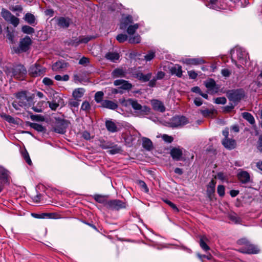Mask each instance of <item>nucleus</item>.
<instances>
[{
    "instance_id": "nucleus-1",
    "label": "nucleus",
    "mask_w": 262,
    "mask_h": 262,
    "mask_svg": "<svg viewBox=\"0 0 262 262\" xmlns=\"http://www.w3.org/2000/svg\"><path fill=\"white\" fill-rule=\"evenodd\" d=\"M121 104L125 107L131 106L137 113L147 114L150 112V108L146 106H142L137 100L133 99H123L121 101Z\"/></svg>"
},
{
    "instance_id": "nucleus-2",
    "label": "nucleus",
    "mask_w": 262,
    "mask_h": 262,
    "mask_svg": "<svg viewBox=\"0 0 262 262\" xmlns=\"http://www.w3.org/2000/svg\"><path fill=\"white\" fill-rule=\"evenodd\" d=\"M17 100L12 103L13 106L18 110V105L25 108L31 106L33 99L31 97H28L25 92H20L16 94Z\"/></svg>"
},
{
    "instance_id": "nucleus-3",
    "label": "nucleus",
    "mask_w": 262,
    "mask_h": 262,
    "mask_svg": "<svg viewBox=\"0 0 262 262\" xmlns=\"http://www.w3.org/2000/svg\"><path fill=\"white\" fill-rule=\"evenodd\" d=\"M132 17L128 15L122 18L120 28L122 30L126 29L127 34L130 36L133 35L139 28L140 25L139 24H132Z\"/></svg>"
},
{
    "instance_id": "nucleus-4",
    "label": "nucleus",
    "mask_w": 262,
    "mask_h": 262,
    "mask_svg": "<svg viewBox=\"0 0 262 262\" xmlns=\"http://www.w3.org/2000/svg\"><path fill=\"white\" fill-rule=\"evenodd\" d=\"M239 244H245V245L239 249V251L247 254H257L259 250L255 245L249 244L246 239H242L239 241Z\"/></svg>"
},
{
    "instance_id": "nucleus-5",
    "label": "nucleus",
    "mask_w": 262,
    "mask_h": 262,
    "mask_svg": "<svg viewBox=\"0 0 262 262\" xmlns=\"http://www.w3.org/2000/svg\"><path fill=\"white\" fill-rule=\"evenodd\" d=\"M27 74V70L25 67L20 64L14 66L12 69V76L18 80L24 79Z\"/></svg>"
},
{
    "instance_id": "nucleus-6",
    "label": "nucleus",
    "mask_w": 262,
    "mask_h": 262,
    "mask_svg": "<svg viewBox=\"0 0 262 262\" xmlns=\"http://www.w3.org/2000/svg\"><path fill=\"white\" fill-rule=\"evenodd\" d=\"M31 42L30 37L26 36L20 40L18 47L13 48V51L16 53L26 52L28 50Z\"/></svg>"
},
{
    "instance_id": "nucleus-7",
    "label": "nucleus",
    "mask_w": 262,
    "mask_h": 262,
    "mask_svg": "<svg viewBox=\"0 0 262 262\" xmlns=\"http://www.w3.org/2000/svg\"><path fill=\"white\" fill-rule=\"evenodd\" d=\"M1 15L6 21L11 24L14 27H16L18 25L19 19L12 15L8 10L3 9Z\"/></svg>"
},
{
    "instance_id": "nucleus-8",
    "label": "nucleus",
    "mask_w": 262,
    "mask_h": 262,
    "mask_svg": "<svg viewBox=\"0 0 262 262\" xmlns=\"http://www.w3.org/2000/svg\"><path fill=\"white\" fill-rule=\"evenodd\" d=\"M245 95L244 91L242 89L229 91L227 93L228 99L234 102L241 100Z\"/></svg>"
},
{
    "instance_id": "nucleus-9",
    "label": "nucleus",
    "mask_w": 262,
    "mask_h": 262,
    "mask_svg": "<svg viewBox=\"0 0 262 262\" xmlns=\"http://www.w3.org/2000/svg\"><path fill=\"white\" fill-rule=\"evenodd\" d=\"M188 123V119L183 116H174L170 120V126L172 127H181Z\"/></svg>"
},
{
    "instance_id": "nucleus-10",
    "label": "nucleus",
    "mask_w": 262,
    "mask_h": 262,
    "mask_svg": "<svg viewBox=\"0 0 262 262\" xmlns=\"http://www.w3.org/2000/svg\"><path fill=\"white\" fill-rule=\"evenodd\" d=\"M107 207L112 210H119L125 208L127 206L126 203L119 200H113L108 201L106 203Z\"/></svg>"
},
{
    "instance_id": "nucleus-11",
    "label": "nucleus",
    "mask_w": 262,
    "mask_h": 262,
    "mask_svg": "<svg viewBox=\"0 0 262 262\" xmlns=\"http://www.w3.org/2000/svg\"><path fill=\"white\" fill-rule=\"evenodd\" d=\"M204 84L207 89L208 92L211 94L217 93L220 88L219 85L212 79H209L204 82Z\"/></svg>"
},
{
    "instance_id": "nucleus-12",
    "label": "nucleus",
    "mask_w": 262,
    "mask_h": 262,
    "mask_svg": "<svg viewBox=\"0 0 262 262\" xmlns=\"http://www.w3.org/2000/svg\"><path fill=\"white\" fill-rule=\"evenodd\" d=\"M45 72L46 69L37 64L31 66L29 69V73L33 77L42 75Z\"/></svg>"
},
{
    "instance_id": "nucleus-13",
    "label": "nucleus",
    "mask_w": 262,
    "mask_h": 262,
    "mask_svg": "<svg viewBox=\"0 0 262 262\" xmlns=\"http://www.w3.org/2000/svg\"><path fill=\"white\" fill-rule=\"evenodd\" d=\"M9 172L8 170L0 166V182L1 184L5 185L9 183Z\"/></svg>"
},
{
    "instance_id": "nucleus-14",
    "label": "nucleus",
    "mask_w": 262,
    "mask_h": 262,
    "mask_svg": "<svg viewBox=\"0 0 262 262\" xmlns=\"http://www.w3.org/2000/svg\"><path fill=\"white\" fill-rule=\"evenodd\" d=\"M170 154L173 160L179 161L183 155V148L180 147H173L171 149Z\"/></svg>"
},
{
    "instance_id": "nucleus-15",
    "label": "nucleus",
    "mask_w": 262,
    "mask_h": 262,
    "mask_svg": "<svg viewBox=\"0 0 262 262\" xmlns=\"http://www.w3.org/2000/svg\"><path fill=\"white\" fill-rule=\"evenodd\" d=\"M236 54L241 63L244 64L247 62L249 57L245 50L241 48H237L236 50Z\"/></svg>"
},
{
    "instance_id": "nucleus-16",
    "label": "nucleus",
    "mask_w": 262,
    "mask_h": 262,
    "mask_svg": "<svg viewBox=\"0 0 262 262\" xmlns=\"http://www.w3.org/2000/svg\"><path fill=\"white\" fill-rule=\"evenodd\" d=\"M237 177L239 180L242 183L246 184L250 181V174L246 171H244L242 169H239L238 172L237 173Z\"/></svg>"
},
{
    "instance_id": "nucleus-17",
    "label": "nucleus",
    "mask_w": 262,
    "mask_h": 262,
    "mask_svg": "<svg viewBox=\"0 0 262 262\" xmlns=\"http://www.w3.org/2000/svg\"><path fill=\"white\" fill-rule=\"evenodd\" d=\"M183 62L187 65H200L205 63V61L202 57L186 58L183 60Z\"/></svg>"
},
{
    "instance_id": "nucleus-18",
    "label": "nucleus",
    "mask_w": 262,
    "mask_h": 262,
    "mask_svg": "<svg viewBox=\"0 0 262 262\" xmlns=\"http://www.w3.org/2000/svg\"><path fill=\"white\" fill-rule=\"evenodd\" d=\"M53 20H55L57 25L61 28H67L70 25V19L68 18L63 17H55Z\"/></svg>"
},
{
    "instance_id": "nucleus-19",
    "label": "nucleus",
    "mask_w": 262,
    "mask_h": 262,
    "mask_svg": "<svg viewBox=\"0 0 262 262\" xmlns=\"http://www.w3.org/2000/svg\"><path fill=\"white\" fill-rule=\"evenodd\" d=\"M205 5L208 8L216 10L222 8L220 2L217 0H206Z\"/></svg>"
},
{
    "instance_id": "nucleus-20",
    "label": "nucleus",
    "mask_w": 262,
    "mask_h": 262,
    "mask_svg": "<svg viewBox=\"0 0 262 262\" xmlns=\"http://www.w3.org/2000/svg\"><path fill=\"white\" fill-rule=\"evenodd\" d=\"M151 104L155 111L163 112L165 110L163 103L159 100H152L151 101Z\"/></svg>"
},
{
    "instance_id": "nucleus-21",
    "label": "nucleus",
    "mask_w": 262,
    "mask_h": 262,
    "mask_svg": "<svg viewBox=\"0 0 262 262\" xmlns=\"http://www.w3.org/2000/svg\"><path fill=\"white\" fill-rule=\"evenodd\" d=\"M67 128V124L65 122H60L54 127V131L56 133L63 134L66 132Z\"/></svg>"
},
{
    "instance_id": "nucleus-22",
    "label": "nucleus",
    "mask_w": 262,
    "mask_h": 262,
    "mask_svg": "<svg viewBox=\"0 0 262 262\" xmlns=\"http://www.w3.org/2000/svg\"><path fill=\"white\" fill-rule=\"evenodd\" d=\"M222 144L225 148L229 149H234L236 146L235 141L230 139H224L222 141Z\"/></svg>"
},
{
    "instance_id": "nucleus-23",
    "label": "nucleus",
    "mask_w": 262,
    "mask_h": 262,
    "mask_svg": "<svg viewBox=\"0 0 262 262\" xmlns=\"http://www.w3.org/2000/svg\"><path fill=\"white\" fill-rule=\"evenodd\" d=\"M151 73L144 74L142 73L139 72L136 74L135 77L142 82H147L151 78Z\"/></svg>"
},
{
    "instance_id": "nucleus-24",
    "label": "nucleus",
    "mask_w": 262,
    "mask_h": 262,
    "mask_svg": "<svg viewBox=\"0 0 262 262\" xmlns=\"http://www.w3.org/2000/svg\"><path fill=\"white\" fill-rule=\"evenodd\" d=\"M170 71L172 74H174L179 77L182 76V67L179 64H175L171 68Z\"/></svg>"
},
{
    "instance_id": "nucleus-25",
    "label": "nucleus",
    "mask_w": 262,
    "mask_h": 262,
    "mask_svg": "<svg viewBox=\"0 0 262 262\" xmlns=\"http://www.w3.org/2000/svg\"><path fill=\"white\" fill-rule=\"evenodd\" d=\"M102 105L104 107L111 110H115L118 107L117 103L112 101L107 100L102 102Z\"/></svg>"
},
{
    "instance_id": "nucleus-26",
    "label": "nucleus",
    "mask_w": 262,
    "mask_h": 262,
    "mask_svg": "<svg viewBox=\"0 0 262 262\" xmlns=\"http://www.w3.org/2000/svg\"><path fill=\"white\" fill-rule=\"evenodd\" d=\"M112 74L113 78L123 77L125 76L126 72L123 69L118 68L115 69Z\"/></svg>"
},
{
    "instance_id": "nucleus-27",
    "label": "nucleus",
    "mask_w": 262,
    "mask_h": 262,
    "mask_svg": "<svg viewBox=\"0 0 262 262\" xmlns=\"http://www.w3.org/2000/svg\"><path fill=\"white\" fill-rule=\"evenodd\" d=\"M142 140L143 147L145 149L150 150L152 148V143L150 139L146 137H143Z\"/></svg>"
},
{
    "instance_id": "nucleus-28",
    "label": "nucleus",
    "mask_w": 262,
    "mask_h": 262,
    "mask_svg": "<svg viewBox=\"0 0 262 262\" xmlns=\"http://www.w3.org/2000/svg\"><path fill=\"white\" fill-rule=\"evenodd\" d=\"M91 39V37H85V36H81L79 38H76L73 41V44L75 46H77L80 43H86L88 42Z\"/></svg>"
},
{
    "instance_id": "nucleus-29",
    "label": "nucleus",
    "mask_w": 262,
    "mask_h": 262,
    "mask_svg": "<svg viewBox=\"0 0 262 262\" xmlns=\"http://www.w3.org/2000/svg\"><path fill=\"white\" fill-rule=\"evenodd\" d=\"M105 57L107 59L113 62H115L119 59L120 55L116 52H108L106 54Z\"/></svg>"
},
{
    "instance_id": "nucleus-30",
    "label": "nucleus",
    "mask_w": 262,
    "mask_h": 262,
    "mask_svg": "<svg viewBox=\"0 0 262 262\" xmlns=\"http://www.w3.org/2000/svg\"><path fill=\"white\" fill-rule=\"evenodd\" d=\"M24 20L29 24L33 25L35 24V17L34 15L30 13H27L25 14L24 17Z\"/></svg>"
},
{
    "instance_id": "nucleus-31",
    "label": "nucleus",
    "mask_w": 262,
    "mask_h": 262,
    "mask_svg": "<svg viewBox=\"0 0 262 262\" xmlns=\"http://www.w3.org/2000/svg\"><path fill=\"white\" fill-rule=\"evenodd\" d=\"M46 105V102L45 101H40L37 103L36 105L33 106L32 109L35 112L40 113L42 111Z\"/></svg>"
},
{
    "instance_id": "nucleus-32",
    "label": "nucleus",
    "mask_w": 262,
    "mask_h": 262,
    "mask_svg": "<svg viewBox=\"0 0 262 262\" xmlns=\"http://www.w3.org/2000/svg\"><path fill=\"white\" fill-rule=\"evenodd\" d=\"M105 126L109 132L114 133L117 131L116 125L112 121H106Z\"/></svg>"
},
{
    "instance_id": "nucleus-33",
    "label": "nucleus",
    "mask_w": 262,
    "mask_h": 262,
    "mask_svg": "<svg viewBox=\"0 0 262 262\" xmlns=\"http://www.w3.org/2000/svg\"><path fill=\"white\" fill-rule=\"evenodd\" d=\"M67 66V63L63 61H59L55 63L52 66V69L53 71H57L62 69L65 68Z\"/></svg>"
},
{
    "instance_id": "nucleus-34",
    "label": "nucleus",
    "mask_w": 262,
    "mask_h": 262,
    "mask_svg": "<svg viewBox=\"0 0 262 262\" xmlns=\"http://www.w3.org/2000/svg\"><path fill=\"white\" fill-rule=\"evenodd\" d=\"M6 36L8 39L9 42L11 43H13L14 42V29H9V28L7 27Z\"/></svg>"
},
{
    "instance_id": "nucleus-35",
    "label": "nucleus",
    "mask_w": 262,
    "mask_h": 262,
    "mask_svg": "<svg viewBox=\"0 0 262 262\" xmlns=\"http://www.w3.org/2000/svg\"><path fill=\"white\" fill-rule=\"evenodd\" d=\"M208 241V239L205 237H202L200 241V246L201 248L205 252L210 250L209 247L207 245L206 242Z\"/></svg>"
},
{
    "instance_id": "nucleus-36",
    "label": "nucleus",
    "mask_w": 262,
    "mask_h": 262,
    "mask_svg": "<svg viewBox=\"0 0 262 262\" xmlns=\"http://www.w3.org/2000/svg\"><path fill=\"white\" fill-rule=\"evenodd\" d=\"M84 93V90L82 88H78L75 89L73 92V96L75 98V99L78 100V99L81 98Z\"/></svg>"
},
{
    "instance_id": "nucleus-37",
    "label": "nucleus",
    "mask_w": 262,
    "mask_h": 262,
    "mask_svg": "<svg viewBox=\"0 0 262 262\" xmlns=\"http://www.w3.org/2000/svg\"><path fill=\"white\" fill-rule=\"evenodd\" d=\"M215 184L216 182L213 180H212L208 185L207 191L209 195H211L214 193L215 191Z\"/></svg>"
},
{
    "instance_id": "nucleus-38",
    "label": "nucleus",
    "mask_w": 262,
    "mask_h": 262,
    "mask_svg": "<svg viewBox=\"0 0 262 262\" xmlns=\"http://www.w3.org/2000/svg\"><path fill=\"white\" fill-rule=\"evenodd\" d=\"M243 117L248 121L251 124H253L255 123V120L253 116L248 112H244L243 113Z\"/></svg>"
},
{
    "instance_id": "nucleus-39",
    "label": "nucleus",
    "mask_w": 262,
    "mask_h": 262,
    "mask_svg": "<svg viewBox=\"0 0 262 262\" xmlns=\"http://www.w3.org/2000/svg\"><path fill=\"white\" fill-rule=\"evenodd\" d=\"M30 126L38 132H45L46 130L41 125L36 123H31Z\"/></svg>"
},
{
    "instance_id": "nucleus-40",
    "label": "nucleus",
    "mask_w": 262,
    "mask_h": 262,
    "mask_svg": "<svg viewBox=\"0 0 262 262\" xmlns=\"http://www.w3.org/2000/svg\"><path fill=\"white\" fill-rule=\"evenodd\" d=\"M141 41V37L139 34H136L134 36L130 37L128 39V42L130 43H138Z\"/></svg>"
},
{
    "instance_id": "nucleus-41",
    "label": "nucleus",
    "mask_w": 262,
    "mask_h": 262,
    "mask_svg": "<svg viewBox=\"0 0 262 262\" xmlns=\"http://www.w3.org/2000/svg\"><path fill=\"white\" fill-rule=\"evenodd\" d=\"M21 30L23 33L28 34H32L34 32V29L33 28L27 25L23 26Z\"/></svg>"
},
{
    "instance_id": "nucleus-42",
    "label": "nucleus",
    "mask_w": 262,
    "mask_h": 262,
    "mask_svg": "<svg viewBox=\"0 0 262 262\" xmlns=\"http://www.w3.org/2000/svg\"><path fill=\"white\" fill-rule=\"evenodd\" d=\"M201 113L202 115L205 117H211L213 115V111L208 109L201 110Z\"/></svg>"
},
{
    "instance_id": "nucleus-43",
    "label": "nucleus",
    "mask_w": 262,
    "mask_h": 262,
    "mask_svg": "<svg viewBox=\"0 0 262 262\" xmlns=\"http://www.w3.org/2000/svg\"><path fill=\"white\" fill-rule=\"evenodd\" d=\"M122 151L121 148L117 145H115L111 147L108 151L109 153L112 155H115L119 153Z\"/></svg>"
},
{
    "instance_id": "nucleus-44",
    "label": "nucleus",
    "mask_w": 262,
    "mask_h": 262,
    "mask_svg": "<svg viewBox=\"0 0 262 262\" xmlns=\"http://www.w3.org/2000/svg\"><path fill=\"white\" fill-rule=\"evenodd\" d=\"M22 156L26 162L28 163V165H32V161L30 158L28 152L25 150V151L22 152Z\"/></svg>"
},
{
    "instance_id": "nucleus-45",
    "label": "nucleus",
    "mask_w": 262,
    "mask_h": 262,
    "mask_svg": "<svg viewBox=\"0 0 262 262\" xmlns=\"http://www.w3.org/2000/svg\"><path fill=\"white\" fill-rule=\"evenodd\" d=\"M103 93L101 91L97 92L95 95V100L97 103H100L102 101Z\"/></svg>"
},
{
    "instance_id": "nucleus-46",
    "label": "nucleus",
    "mask_w": 262,
    "mask_h": 262,
    "mask_svg": "<svg viewBox=\"0 0 262 262\" xmlns=\"http://www.w3.org/2000/svg\"><path fill=\"white\" fill-rule=\"evenodd\" d=\"M229 218L230 220L235 223H238L240 221L239 217L235 213H232L229 214Z\"/></svg>"
},
{
    "instance_id": "nucleus-47",
    "label": "nucleus",
    "mask_w": 262,
    "mask_h": 262,
    "mask_svg": "<svg viewBox=\"0 0 262 262\" xmlns=\"http://www.w3.org/2000/svg\"><path fill=\"white\" fill-rule=\"evenodd\" d=\"M132 88V84L130 83L128 81L125 80L124 82L122 83V85L120 87V89L125 90H130Z\"/></svg>"
},
{
    "instance_id": "nucleus-48",
    "label": "nucleus",
    "mask_w": 262,
    "mask_h": 262,
    "mask_svg": "<svg viewBox=\"0 0 262 262\" xmlns=\"http://www.w3.org/2000/svg\"><path fill=\"white\" fill-rule=\"evenodd\" d=\"M155 56V53L153 51H149L146 55L144 56V59L147 61L152 60Z\"/></svg>"
},
{
    "instance_id": "nucleus-49",
    "label": "nucleus",
    "mask_w": 262,
    "mask_h": 262,
    "mask_svg": "<svg viewBox=\"0 0 262 262\" xmlns=\"http://www.w3.org/2000/svg\"><path fill=\"white\" fill-rule=\"evenodd\" d=\"M138 184L144 192H148L149 189L147 187V185L144 181H143L142 180H139L138 182Z\"/></svg>"
},
{
    "instance_id": "nucleus-50",
    "label": "nucleus",
    "mask_w": 262,
    "mask_h": 262,
    "mask_svg": "<svg viewBox=\"0 0 262 262\" xmlns=\"http://www.w3.org/2000/svg\"><path fill=\"white\" fill-rule=\"evenodd\" d=\"M55 79L57 81H67L69 79V76L68 75H64L63 76H61L59 75H57L55 76Z\"/></svg>"
},
{
    "instance_id": "nucleus-51",
    "label": "nucleus",
    "mask_w": 262,
    "mask_h": 262,
    "mask_svg": "<svg viewBox=\"0 0 262 262\" xmlns=\"http://www.w3.org/2000/svg\"><path fill=\"white\" fill-rule=\"evenodd\" d=\"M2 117L9 123H15L14 119L11 116L7 114L2 115Z\"/></svg>"
},
{
    "instance_id": "nucleus-52",
    "label": "nucleus",
    "mask_w": 262,
    "mask_h": 262,
    "mask_svg": "<svg viewBox=\"0 0 262 262\" xmlns=\"http://www.w3.org/2000/svg\"><path fill=\"white\" fill-rule=\"evenodd\" d=\"M116 39L119 42H123L127 39V36L126 34H120L117 36Z\"/></svg>"
},
{
    "instance_id": "nucleus-53",
    "label": "nucleus",
    "mask_w": 262,
    "mask_h": 262,
    "mask_svg": "<svg viewBox=\"0 0 262 262\" xmlns=\"http://www.w3.org/2000/svg\"><path fill=\"white\" fill-rule=\"evenodd\" d=\"M162 139L166 143H170L173 140V138L172 136H168L166 134H164L162 136Z\"/></svg>"
},
{
    "instance_id": "nucleus-54",
    "label": "nucleus",
    "mask_w": 262,
    "mask_h": 262,
    "mask_svg": "<svg viewBox=\"0 0 262 262\" xmlns=\"http://www.w3.org/2000/svg\"><path fill=\"white\" fill-rule=\"evenodd\" d=\"M216 104H224L226 103V99L224 97H218L214 99Z\"/></svg>"
},
{
    "instance_id": "nucleus-55",
    "label": "nucleus",
    "mask_w": 262,
    "mask_h": 262,
    "mask_svg": "<svg viewBox=\"0 0 262 262\" xmlns=\"http://www.w3.org/2000/svg\"><path fill=\"white\" fill-rule=\"evenodd\" d=\"M165 203H166L167 204H168L171 208H172L175 211L178 212L179 209L177 208V207L176 206L175 204H174L173 203H172L171 201L168 200H163Z\"/></svg>"
},
{
    "instance_id": "nucleus-56",
    "label": "nucleus",
    "mask_w": 262,
    "mask_h": 262,
    "mask_svg": "<svg viewBox=\"0 0 262 262\" xmlns=\"http://www.w3.org/2000/svg\"><path fill=\"white\" fill-rule=\"evenodd\" d=\"M218 194L221 196L225 195V187L223 185H219L217 189Z\"/></svg>"
},
{
    "instance_id": "nucleus-57",
    "label": "nucleus",
    "mask_w": 262,
    "mask_h": 262,
    "mask_svg": "<svg viewBox=\"0 0 262 262\" xmlns=\"http://www.w3.org/2000/svg\"><path fill=\"white\" fill-rule=\"evenodd\" d=\"M91 107L90 103L87 101H84L82 103L81 109L83 111H88Z\"/></svg>"
},
{
    "instance_id": "nucleus-58",
    "label": "nucleus",
    "mask_w": 262,
    "mask_h": 262,
    "mask_svg": "<svg viewBox=\"0 0 262 262\" xmlns=\"http://www.w3.org/2000/svg\"><path fill=\"white\" fill-rule=\"evenodd\" d=\"M59 101L58 102V103H56L55 102H48V103H49V107L51 108V110H56V109L59 106Z\"/></svg>"
},
{
    "instance_id": "nucleus-59",
    "label": "nucleus",
    "mask_w": 262,
    "mask_h": 262,
    "mask_svg": "<svg viewBox=\"0 0 262 262\" xmlns=\"http://www.w3.org/2000/svg\"><path fill=\"white\" fill-rule=\"evenodd\" d=\"M188 74L189 78L192 79H195L198 76V74L193 70L188 71Z\"/></svg>"
},
{
    "instance_id": "nucleus-60",
    "label": "nucleus",
    "mask_w": 262,
    "mask_h": 262,
    "mask_svg": "<svg viewBox=\"0 0 262 262\" xmlns=\"http://www.w3.org/2000/svg\"><path fill=\"white\" fill-rule=\"evenodd\" d=\"M89 62V59L85 57H82L79 61V63L81 65H86Z\"/></svg>"
},
{
    "instance_id": "nucleus-61",
    "label": "nucleus",
    "mask_w": 262,
    "mask_h": 262,
    "mask_svg": "<svg viewBox=\"0 0 262 262\" xmlns=\"http://www.w3.org/2000/svg\"><path fill=\"white\" fill-rule=\"evenodd\" d=\"M221 73L224 77H229L231 74V72L228 69H224L222 70Z\"/></svg>"
},
{
    "instance_id": "nucleus-62",
    "label": "nucleus",
    "mask_w": 262,
    "mask_h": 262,
    "mask_svg": "<svg viewBox=\"0 0 262 262\" xmlns=\"http://www.w3.org/2000/svg\"><path fill=\"white\" fill-rule=\"evenodd\" d=\"M42 82L45 85H52L53 83L52 80L47 77L44 78Z\"/></svg>"
},
{
    "instance_id": "nucleus-63",
    "label": "nucleus",
    "mask_w": 262,
    "mask_h": 262,
    "mask_svg": "<svg viewBox=\"0 0 262 262\" xmlns=\"http://www.w3.org/2000/svg\"><path fill=\"white\" fill-rule=\"evenodd\" d=\"M94 199L97 202L100 203H103L104 200V197L100 195H95Z\"/></svg>"
},
{
    "instance_id": "nucleus-64",
    "label": "nucleus",
    "mask_w": 262,
    "mask_h": 262,
    "mask_svg": "<svg viewBox=\"0 0 262 262\" xmlns=\"http://www.w3.org/2000/svg\"><path fill=\"white\" fill-rule=\"evenodd\" d=\"M257 149L260 152H262V136H260L259 138Z\"/></svg>"
}]
</instances>
